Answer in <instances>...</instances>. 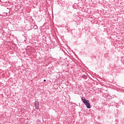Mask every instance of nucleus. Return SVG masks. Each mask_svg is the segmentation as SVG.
I'll use <instances>...</instances> for the list:
<instances>
[{"label": "nucleus", "instance_id": "obj_1", "mask_svg": "<svg viewBox=\"0 0 124 124\" xmlns=\"http://www.w3.org/2000/svg\"><path fill=\"white\" fill-rule=\"evenodd\" d=\"M81 100L82 102L84 103L85 105H86L87 108L88 109H91V104H90V101L86 100V98H84V97L81 98Z\"/></svg>", "mask_w": 124, "mask_h": 124}, {"label": "nucleus", "instance_id": "obj_2", "mask_svg": "<svg viewBox=\"0 0 124 124\" xmlns=\"http://www.w3.org/2000/svg\"><path fill=\"white\" fill-rule=\"evenodd\" d=\"M34 105H35V109H36L37 110H38V109H39V102L35 101L34 102Z\"/></svg>", "mask_w": 124, "mask_h": 124}, {"label": "nucleus", "instance_id": "obj_3", "mask_svg": "<svg viewBox=\"0 0 124 124\" xmlns=\"http://www.w3.org/2000/svg\"><path fill=\"white\" fill-rule=\"evenodd\" d=\"M83 78H85V79H87V76H86L85 75H83Z\"/></svg>", "mask_w": 124, "mask_h": 124}, {"label": "nucleus", "instance_id": "obj_4", "mask_svg": "<svg viewBox=\"0 0 124 124\" xmlns=\"http://www.w3.org/2000/svg\"><path fill=\"white\" fill-rule=\"evenodd\" d=\"M44 82H46V79H44Z\"/></svg>", "mask_w": 124, "mask_h": 124}]
</instances>
